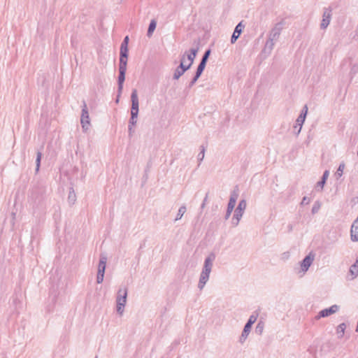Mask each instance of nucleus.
Wrapping results in <instances>:
<instances>
[{
  "label": "nucleus",
  "mask_w": 358,
  "mask_h": 358,
  "mask_svg": "<svg viewBox=\"0 0 358 358\" xmlns=\"http://www.w3.org/2000/svg\"><path fill=\"white\" fill-rule=\"evenodd\" d=\"M283 29V23L278 22L271 29L269 32L268 40L266 42L264 52L269 55L275 45V42L278 40L281 31Z\"/></svg>",
  "instance_id": "1"
},
{
  "label": "nucleus",
  "mask_w": 358,
  "mask_h": 358,
  "mask_svg": "<svg viewBox=\"0 0 358 358\" xmlns=\"http://www.w3.org/2000/svg\"><path fill=\"white\" fill-rule=\"evenodd\" d=\"M127 288L120 287L117 294L116 302H117V312L118 314L122 315L124 313V306L127 303Z\"/></svg>",
  "instance_id": "2"
},
{
  "label": "nucleus",
  "mask_w": 358,
  "mask_h": 358,
  "mask_svg": "<svg viewBox=\"0 0 358 358\" xmlns=\"http://www.w3.org/2000/svg\"><path fill=\"white\" fill-rule=\"evenodd\" d=\"M80 123H81L83 130L87 131L88 129L89 125H90V116H89L87 104L85 101H83V108H82V114H81V117H80Z\"/></svg>",
  "instance_id": "3"
},
{
  "label": "nucleus",
  "mask_w": 358,
  "mask_h": 358,
  "mask_svg": "<svg viewBox=\"0 0 358 358\" xmlns=\"http://www.w3.org/2000/svg\"><path fill=\"white\" fill-rule=\"evenodd\" d=\"M215 259V255L213 253H210L204 260L202 272L204 273H207L210 275L213 266V262Z\"/></svg>",
  "instance_id": "4"
},
{
  "label": "nucleus",
  "mask_w": 358,
  "mask_h": 358,
  "mask_svg": "<svg viewBox=\"0 0 358 358\" xmlns=\"http://www.w3.org/2000/svg\"><path fill=\"white\" fill-rule=\"evenodd\" d=\"M340 307L338 305H332L329 308H325L320 310L317 315L315 316V320H318L321 317H328L332 314L337 313L339 310Z\"/></svg>",
  "instance_id": "5"
},
{
  "label": "nucleus",
  "mask_w": 358,
  "mask_h": 358,
  "mask_svg": "<svg viewBox=\"0 0 358 358\" xmlns=\"http://www.w3.org/2000/svg\"><path fill=\"white\" fill-rule=\"evenodd\" d=\"M185 62V55H182L180 60V65L176 68L173 74V79L178 80L179 78L184 74V73L189 69V65L184 66V62Z\"/></svg>",
  "instance_id": "6"
},
{
  "label": "nucleus",
  "mask_w": 358,
  "mask_h": 358,
  "mask_svg": "<svg viewBox=\"0 0 358 358\" xmlns=\"http://www.w3.org/2000/svg\"><path fill=\"white\" fill-rule=\"evenodd\" d=\"M331 18V10L329 8H324L322 15V20L320 24V28L325 29L329 24Z\"/></svg>",
  "instance_id": "7"
},
{
  "label": "nucleus",
  "mask_w": 358,
  "mask_h": 358,
  "mask_svg": "<svg viewBox=\"0 0 358 358\" xmlns=\"http://www.w3.org/2000/svg\"><path fill=\"white\" fill-rule=\"evenodd\" d=\"M313 261L314 255H312L311 254H309L303 259V261L301 262V269L303 273H305L308 270Z\"/></svg>",
  "instance_id": "8"
},
{
  "label": "nucleus",
  "mask_w": 358,
  "mask_h": 358,
  "mask_svg": "<svg viewBox=\"0 0 358 358\" xmlns=\"http://www.w3.org/2000/svg\"><path fill=\"white\" fill-rule=\"evenodd\" d=\"M247 203L245 199H242L239 201L238 206L234 210V214L236 218L242 217L244 213V211L246 208Z\"/></svg>",
  "instance_id": "9"
},
{
  "label": "nucleus",
  "mask_w": 358,
  "mask_h": 358,
  "mask_svg": "<svg viewBox=\"0 0 358 358\" xmlns=\"http://www.w3.org/2000/svg\"><path fill=\"white\" fill-rule=\"evenodd\" d=\"M131 110L133 111H138L139 102L138 98V94L136 90H133L131 94Z\"/></svg>",
  "instance_id": "10"
},
{
  "label": "nucleus",
  "mask_w": 358,
  "mask_h": 358,
  "mask_svg": "<svg viewBox=\"0 0 358 358\" xmlns=\"http://www.w3.org/2000/svg\"><path fill=\"white\" fill-rule=\"evenodd\" d=\"M107 262V257L104 254L100 255L99 262L98 265L97 273L105 274V270Z\"/></svg>",
  "instance_id": "11"
},
{
  "label": "nucleus",
  "mask_w": 358,
  "mask_h": 358,
  "mask_svg": "<svg viewBox=\"0 0 358 358\" xmlns=\"http://www.w3.org/2000/svg\"><path fill=\"white\" fill-rule=\"evenodd\" d=\"M244 27V25L242 24V22H239L236 27H235V29L234 31V33L231 38V43H234L236 40L238 38L239 36L242 33L243 29Z\"/></svg>",
  "instance_id": "12"
},
{
  "label": "nucleus",
  "mask_w": 358,
  "mask_h": 358,
  "mask_svg": "<svg viewBox=\"0 0 358 358\" xmlns=\"http://www.w3.org/2000/svg\"><path fill=\"white\" fill-rule=\"evenodd\" d=\"M358 276V256L355 262L350 266L349 270V279L354 280Z\"/></svg>",
  "instance_id": "13"
},
{
  "label": "nucleus",
  "mask_w": 358,
  "mask_h": 358,
  "mask_svg": "<svg viewBox=\"0 0 358 358\" xmlns=\"http://www.w3.org/2000/svg\"><path fill=\"white\" fill-rule=\"evenodd\" d=\"M209 277H210V275L208 274L204 273L202 271L201 272L200 276H199V280L198 282V288L200 290H202L203 289L206 282L209 280Z\"/></svg>",
  "instance_id": "14"
},
{
  "label": "nucleus",
  "mask_w": 358,
  "mask_h": 358,
  "mask_svg": "<svg viewBox=\"0 0 358 358\" xmlns=\"http://www.w3.org/2000/svg\"><path fill=\"white\" fill-rule=\"evenodd\" d=\"M127 70L125 69H119V76H118V92L120 94L122 93V90L123 88V83L125 80V73Z\"/></svg>",
  "instance_id": "15"
},
{
  "label": "nucleus",
  "mask_w": 358,
  "mask_h": 358,
  "mask_svg": "<svg viewBox=\"0 0 358 358\" xmlns=\"http://www.w3.org/2000/svg\"><path fill=\"white\" fill-rule=\"evenodd\" d=\"M198 52V48H192L190 50V53L185 52L184 55H185V57H187V60L189 62V63L187 65H189V68L192 65L194 60Z\"/></svg>",
  "instance_id": "16"
},
{
  "label": "nucleus",
  "mask_w": 358,
  "mask_h": 358,
  "mask_svg": "<svg viewBox=\"0 0 358 358\" xmlns=\"http://www.w3.org/2000/svg\"><path fill=\"white\" fill-rule=\"evenodd\" d=\"M329 171H325L323 173V176L322 177V179L320 181H319L317 185H316V189L317 191H321L322 190L323 187H324V184L326 183V181L328 178V176H329Z\"/></svg>",
  "instance_id": "17"
},
{
  "label": "nucleus",
  "mask_w": 358,
  "mask_h": 358,
  "mask_svg": "<svg viewBox=\"0 0 358 358\" xmlns=\"http://www.w3.org/2000/svg\"><path fill=\"white\" fill-rule=\"evenodd\" d=\"M251 327L245 325L243 330L242 331V334L240 336L239 341L240 343H243L245 342V341L247 339L250 331H251Z\"/></svg>",
  "instance_id": "18"
},
{
  "label": "nucleus",
  "mask_w": 358,
  "mask_h": 358,
  "mask_svg": "<svg viewBox=\"0 0 358 358\" xmlns=\"http://www.w3.org/2000/svg\"><path fill=\"white\" fill-rule=\"evenodd\" d=\"M305 120H306V117H304V114H300L299 115V117H297V119L296 120V124L297 125H299V129L296 131V135H299V133L301 132V128H302V126H303V124Z\"/></svg>",
  "instance_id": "19"
},
{
  "label": "nucleus",
  "mask_w": 358,
  "mask_h": 358,
  "mask_svg": "<svg viewBox=\"0 0 358 358\" xmlns=\"http://www.w3.org/2000/svg\"><path fill=\"white\" fill-rule=\"evenodd\" d=\"M156 26H157V22L155 20H152L150 22V24H149V27H148V32H147V35L148 37H150L155 29H156Z\"/></svg>",
  "instance_id": "20"
},
{
  "label": "nucleus",
  "mask_w": 358,
  "mask_h": 358,
  "mask_svg": "<svg viewBox=\"0 0 358 358\" xmlns=\"http://www.w3.org/2000/svg\"><path fill=\"white\" fill-rule=\"evenodd\" d=\"M345 328H346V325L345 323H341L338 326L337 329H336V333H337L338 337L339 338H343L344 333H345Z\"/></svg>",
  "instance_id": "21"
},
{
  "label": "nucleus",
  "mask_w": 358,
  "mask_h": 358,
  "mask_svg": "<svg viewBox=\"0 0 358 358\" xmlns=\"http://www.w3.org/2000/svg\"><path fill=\"white\" fill-rule=\"evenodd\" d=\"M76 200V195L73 188H71L69 190V196H68V201L69 203L71 204H74L75 201Z\"/></svg>",
  "instance_id": "22"
},
{
  "label": "nucleus",
  "mask_w": 358,
  "mask_h": 358,
  "mask_svg": "<svg viewBox=\"0 0 358 358\" xmlns=\"http://www.w3.org/2000/svg\"><path fill=\"white\" fill-rule=\"evenodd\" d=\"M235 205L234 203H228V206H227V212H226V214H225V220H228L229 218V217L231 216V214L235 207Z\"/></svg>",
  "instance_id": "23"
},
{
  "label": "nucleus",
  "mask_w": 358,
  "mask_h": 358,
  "mask_svg": "<svg viewBox=\"0 0 358 358\" xmlns=\"http://www.w3.org/2000/svg\"><path fill=\"white\" fill-rule=\"evenodd\" d=\"M238 197V189H234L231 193L229 202L236 204Z\"/></svg>",
  "instance_id": "24"
},
{
  "label": "nucleus",
  "mask_w": 358,
  "mask_h": 358,
  "mask_svg": "<svg viewBox=\"0 0 358 358\" xmlns=\"http://www.w3.org/2000/svg\"><path fill=\"white\" fill-rule=\"evenodd\" d=\"M345 165L344 162H342L339 164V166L336 172V177L339 178L342 176L343 171L345 169Z\"/></svg>",
  "instance_id": "25"
},
{
  "label": "nucleus",
  "mask_w": 358,
  "mask_h": 358,
  "mask_svg": "<svg viewBox=\"0 0 358 358\" xmlns=\"http://www.w3.org/2000/svg\"><path fill=\"white\" fill-rule=\"evenodd\" d=\"M127 57H120L119 69L127 70Z\"/></svg>",
  "instance_id": "26"
},
{
  "label": "nucleus",
  "mask_w": 358,
  "mask_h": 358,
  "mask_svg": "<svg viewBox=\"0 0 358 358\" xmlns=\"http://www.w3.org/2000/svg\"><path fill=\"white\" fill-rule=\"evenodd\" d=\"M200 148H201V152L199 153V155L197 156V159L199 161V165H200L201 162L204 159L205 151H206L205 147L203 145H201L200 147Z\"/></svg>",
  "instance_id": "27"
},
{
  "label": "nucleus",
  "mask_w": 358,
  "mask_h": 358,
  "mask_svg": "<svg viewBox=\"0 0 358 358\" xmlns=\"http://www.w3.org/2000/svg\"><path fill=\"white\" fill-rule=\"evenodd\" d=\"M185 212H186L185 206H180V208L178 209V214H177V216L176 218V221L180 220Z\"/></svg>",
  "instance_id": "28"
},
{
  "label": "nucleus",
  "mask_w": 358,
  "mask_h": 358,
  "mask_svg": "<svg viewBox=\"0 0 358 358\" xmlns=\"http://www.w3.org/2000/svg\"><path fill=\"white\" fill-rule=\"evenodd\" d=\"M257 317H258L257 314V315H254V314L251 315L249 317L248 321L247 322V323L245 324L252 327V325L257 321Z\"/></svg>",
  "instance_id": "29"
},
{
  "label": "nucleus",
  "mask_w": 358,
  "mask_h": 358,
  "mask_svg": "<svg viewBox=\"0 0 358 358\" xmlns=\"http://www.w3.org/2000/svg\"><path fill=\"white\" fill-rule=\"evenodd\" d=\"M42 154L41 152H37V156L36 159V171H38L41 164Z\"/></svg>",
  "instance_id": "30"
},
{
  "label": "nucleus",
  "mask_w": 358,
  "mask_h": 358,
  "mask_svg": "<svg viewBox=\"0 0 358 358\" xmlns=\"http://www.w3.org/2000/svg\"><path fill=\"white\" fill-rule=\"evenodd\" d=\"M206 64L200 62V64H199V66L197 67V69H196V73H197L198 76H201V73H203V70L205 69Z\"/></svg>",
  "instance_id": "31"
},
{
  "label": "nucleus",
  "mask_w": 358,
  "mask_h": 358,
  "mask_svg": "<svg viewBox=\"0 0 358 358\" xmlns=\"http://www.w3.org/2000/svg\"><path fill=\"white\" fill-rule=\"evenodd\" d=\"M320 207H321V203H320V202H319V201H316V202L314 203V205H313V208H312V210H311L312 213H313V214H315V213H317L319 211V210H320Z\"/></svg>",
  "instance_id": "32"
},
{
  "label": "nucleus",
  "mask_w": 358,
  "mask_h": 358,
  "mask_svg": "<svg viewBox=\"0 0 358 358\" xmlns=\"http://www.w3.org/2000/svg\"><path fill=\"white\" fill-rule=\"evenodd\" d=\"M120 55L122 57H128V48H126L124 45L123 47H120Z\"/></svg>",
  "instance_id": "33"
},
{
  "label": "nucleus",
  "mask_w": 358,
  "mask_h": 358,
  "mask_svg": "<svg viewBox=\"0 0 358 358\" xmlns=\"http://www.w3.org/2000/svg\"><path fill=\"white\" fill-rule=\"evenodd\" d=\"M210 54V50H207L205 53L203 54V57H202V59L201 60V62H203L205 64H206L207 62V60L209 57V55Z\"/></svg>",
  "instance_id": "34"
},
{
  "label": "nucleus",
  "mask_w": 358,
  "mask_h": 358,
  "mask_svg": "<svg viewBox=\"0 0 358 358\" xmlns=\"http://www.w3.org/2000/svg\"><path fill=\"white\" fill-rule=\"evenodd\" d=\"M241 217H239V218H236V215H234L233 217H232V220H231V224L234 226V227H236L239 224V222L241 220Z\"/></svg>",
  "instance_id": "35"
},
{
  "label": "nucleus",
  "mask_w": 358,
  "mask_h": 358,
  "mask_svg": "<svg viewBox=\"0 0 358 358\" xmlns=\"http://www.w3.org/2000/svg\"><path fill=\"white\" fill-rule=\"evenodd\" d=\"M241 217H239V218H236V215H234L233 217H232V220H231V224L234 226V227H236L239 224V222L241 220Z\"/></svg>",
  "instance_id": "36"
},
{
  "label": "nucleus",
  "mask_w": 358,
  "mask_h": 358,
  "mask_svg": "<svg viewBox=\"0 0 358 358\" xmlns=\"http://www.w3.org/2000/svg\"><path fill=\"white\" fill-rule=\"evenodd\" d=\"M104 275L101 273H97L96 275V282L98 284H101L103 281Z\"/></svg>",
  "instance_id": "37"
},
{
  "label": "nucleus",
  "mask_w": 358,
  "mask_h": 358,
  "mask_svg": "<svg viewBox=\"0 0 358 358\" xmlns=\"http://www.w3.org/2000/svg\"><path fill=\"white\" fill-rule=\"evenodd\" d=\"M310 203V199L308 198L307 196H304L303 199H302V201L301 202V205L303 206V205H307Z\"/></svg>",
  "instance_id": "38"
},
{
  "label": "nucleus",
  "mask_w": 358,
  "mask_h": 358,
  "mask_svg": "<svg viewBox=\"0 0 358 358\" xmlns=\"http://www.w3.org/2000/svg\"><path fill=\"white\" fill-rule=\"evenodd\" d=\"M138 115V111L131 110V118L137 119Z\"/></svg>",
  "instance_id": "39"
},
{
  "label": "nucleus",
  "mask_w": 358,
  "mask_h": 358,
  "mask_svg": "<svg viewBox=\"0 0 358 358\" xmlns=\"http://www.w3.org/2000/svg\"><path fill=\"white\" fill-rule=\"evenodd\" d=\"M128 41H129V37H128V36H126V37L124 38V41H123V42L122 43V44H121V46H120V47H123V46L124 45L126 48H127Z\"/></svg>",
  "instance_id": "40"
},
{
  "label": "nucleus",
  "mask_w": 358,
  "mask_h": 358,
  "mask_svg": "<svg viewBox=\"0 0 358 358\" xmlns=\"http://www.w3.org/2000/svg\"><path fill=\"white\" fill-rule=\"evenodd\" d=\"M308 113V106L307 105H305L301 110V114H304V117H306V115Z\"/></svg>",
  "instance_id": "41"
},
{
  "label": "nucleus",
  "mask_w": 358,
  "mask_h": 358,
  "mask_svg": "<svg viewBox=\"0 0 358 358\" xmlns=\"http://www.w3.org/2000/svg\"><path fill=\"white\" fill-rule=\"evenodd\" d=\"M136 122H137V119L130 118V120H129V125H131V126L134 127V126L136 125Z\"/></svg>",
  "instance_id": "42"
},
{
  "label": "nucleus",
  "mask_w": 358,
  "mask_h": 358,
  "mask_svg": "<svg viewBox=\"0 0 358 358\" xmlns=\"http://www.w3.org/2000/svg\"><path fill=\"white\" fill-rule=\"evenodd\" d=\"M128 129H129V136H131L132 134L134 133V129H133V127L131 126V125H129V127H128Z\"/></svg>",
  "instance_id": "43"
},
{
  "label": "nucleus",
  "mask_w": 358,
  "mask_h": 358,
  "mask_svg": "<svg viewBox=\"0 0 358 358\" xmlns=\"http://www.w3.org/2000/svg\"><path fill=\"white\" fill-rule=\"evenodd\" d=\"M206 200H207V196L205 197V199L203 201V203L201 204V208H203L205 207Z\"/></svg>",
  "instance_id": "44"
},
{
  "label": "nucleus",
  "mask_w": 358,
  "mask_h": 358,
  "mask_svg": "<svg viewBox=\"0 0 358 358\" xmlns=\"http://www.w3.org/2000/svg\"><path fill=\"white\" fill-rule=\"evenodd\" d=\"M196 82V81H195L194 79H192V81L189 83V87H192L195 84Z\"/></svg>",
  "instance_id": "45"
},
{
  "label": "nucleus",
  "mask_w": 358,
  "mask_h": 358,
  "mask_svg": "<svg viewBox=\"0 0 358 358\" xmlns=\"http://www.w3.org/2000/svg\"><path fill=\"white\" fill-rule=\"evenodd\" d=\"M201 76H198L197 75V73H195V76H194V78L192 79H194L195 81H197V80L199 79V78Z\"/></svg>",
  "instance_id": "46"
},
{
  "label": "nucleus",
  "mask_w": 358,
  "mask_h": 358,
  "mask_svg": "<svg viewBox=\"0 0 358 358\" xmlns=\"http://www.w3.org/2000/svg\"><path fill=\"white\" fill-rule=\"evenodd\" d=\"M120 94H120V93L118 92L117 98L116 99V101H115V102H116V103H118V102H119V97H120Z\"/></svg>",
  "instance_id": "47"
},
{
  "label": "nucleus",
  "mask_w": 358,
  "mask_h": 358,
  "mask_svg": "<svg viewBox=\"0 0 358 358\" xmlns=\"http://www.w3.org/2000/svg\"><path fill=\"white\" fill-rule=\"evenodd\" d=\"M298 127H299V125H297V124H296V125L294 127V130H296V129H297V130H298V129H299V128H298Z\"/></svg>",
  "instance_id": "48"
},
{
  "label": "nucleus",
  "mask_w": 358,
  "mask_h": 358,
  "mask_svg": "<svg viewBox=\"0 0 358 358\" xmlns=\"http://www.w3.org/2000/svg\"><path fill=\"white\" fill-rule=\"evenodd\" d=\"M352 71H354L355 73H356L357 69H355V66H353V67H352Z\"/></svg>",
  "instance_id": "49"
},
{
  "label": "nucleus",
  "mask_w": 358,
  "mask_h": 358,
  "mask_svg": "<svg viewBox=\"0 0 358 358\" xmlns=\"http://www.w3.org/2000/svg\"><path fill=\"white\" fill-rule=\"evenodd\" d=\"M12 216H13V219L14 220L15 218V213H12Z\"/></svg>",
  "instance_id": "50"
},
{
  "label": "nucleus",
  "mask_w": 358,
  "mask_h": 358,
  "mask_svg": "<svg viewBox=\"0 0 358 358\" xmlns=\"http://www.w3.org/2000/svg\"><path fill=\"white\" fill-rule=\"evenodd\" d=\"M95 358H98V357H97V356H96V357H95Z\"/></svg>",
  "instance_id": "51"
},
{
  "label": "nucleus",
  "mask_w": 358,
  "mask_h": 358,
  "mask_svg": "<svg viewBox=\"0 0 358 358\" xmlns=\"http://www.w3.org/2000/svg\"><path fill=\"white\" fill-rule=\"evenodd\" d=\"M357 156H358V150H357Z\"/></svg>",
  "instance_id": "52"
}]
</instances>
